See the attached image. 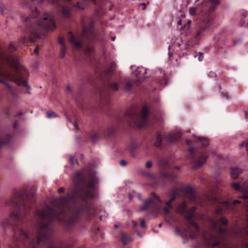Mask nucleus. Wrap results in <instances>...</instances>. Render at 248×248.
<instances>
[{"mask_svg": "<svg viewBox=\"0 0 248 248\" xmlns=\"http://www.w3.org/2000/svg\"><path fill=\"white\" fill-rule=\"evenodd\" d=\"M139 7H140L142 10H144L146 7V4L145 3H142L139 4Z\"/></svg>", "mask_w": 248, "mask_h": 248, "instance_id": "a18cd8bd", "label": "nucleus"}, {"mask_svg": "<svg viewBox=\"0 0 248 248\" xmlns=\"http://www.w3.org/2000/svg\"><path fill=\"white\" fill-rule=\"evenodd\" d=\"M64 189L63 187H61L58 189V192L60 193H63V192H64Z\"/></svg>", "mask_w": 248, "mask_h": 248, "instance_id": "864d4df0", "label": "nucleus"}, {"mask_svg": "<svg viewBox=\"0 0 248 248\" xmlns=\"http://www.w3.org/2000/svg\"><path fill=\"white\" fill-rule=\"evenodd\" d=\"M199 57L198 58V60L199 61H202L203 59V55L202 53H199Z\"/></svg>", "mask_w": 248, "mask_h": 248, "instance_id": "de8ad7c7", "label": "nucleus"}, {"mask_svg": "<svg viewBox=\"0 0 248 248\" xmlns=\"http://www.w3.org/2000/svg\"><path fill=\"white\" fill-rule=\"evenodd\" d=\"M8 50L10 52H13L16 50V46L14 43H11L8 46Z\"/></svg>", "mask_w": 248, "mask_h": 248, "instance_id": "72a5a7b5", "label": "nucleus"}, {"mask_svg": "<svg viewBox=\"0 0 248 248\" xmlns=\"http://www.w3.org/2000/svg\"><path fill=\"white\" fill-rule=\"evenodd\" d=\"M116 67V63L112 62L109 63L105 69L106 74L107 75L111 76V73L113 72Z\"/></svg>", "mask_w": 248, "mask_h": 248, "instance_id": "393cba45", "label": "nucleus"}, {"mask_svg": "<svg viewBox=\"0 0 248 248\" xmlns=\"http://www.w3.org/2000/svg\"><path fill=\"white\" fill-rule=\"evenodd\" d=\"M196 209V207L193 206L188 210H187L185 219L189 225L194 227L197 232H200V227L194 220L195 217V212Z\"/></svg>", "mask_w": 248, "mask_h": 248, "instance_id": "ddd939ff", "label": "nucleus"}, {"mask_svg": "<svg viewBox=\"0 0 248 248\" xmlns=\"http://www.w3.org/2000/svg\"><path fill=\"white\" fill-rule=\"evenodd\" d=\"M99 227H97L96 228H94V229H93V232L94 233H97L99 232Z\"/></svg>", "mask_w": 248, "mask_h": 248, "instance_id": "8fccbe9b", "label": "nucleus"}, {"mask_svg": "<svg viewBox=\"0 0 248 248\" xmlns=\"http://www.w3.org/2000/svg\"><path fill=\"white\" fill-rule=\"evenodd\" d=\"M81 24L82 27V35L87 38L92 33L93 24L92 23L90 27H87L83 17H82L81 20Z\"/></svg>", "mask_w": 248, "mask_h": 248, "instance_id": "6ab92c4d", "label": "nucleus"}, {"mask_svg": "<svg viewBox=\"0 0 248 248\" xmlns=\"http://www.w3.org/2000/svg\"><path fill=\"white\" fill-rule=\"evenodd\" d=\"M28 76V71L20 64L17 58L0 51V83L5 84L8 94L14 96L16 91L7 81H14L25 88V93H30V87L26 80Z\"/></svg>", "mask_w": 248, "mask_h": 248, "instance_id": "f03ea898", "label": "nucleus"}, {"mask_svg": "<svg viewBox=\"0 0 248 248\" xmlns=\"http://www.w3.org/2000/svg\"><path fill=\"white\" fill-rule=\"evenodd\" d=\"M242 172V170L238 168H232L231 170V174L232 177L233 179H236L238 177V175Z\"/></svg>", "mask_w": 248, "mask_h": 248, "instance_id": "c85d7f7f", "label": "nucleus"}, {"mask_svg": "<svg viewBox=\"0 0 248 248\" xmlns=\"http://www.w3.org/2000/svg\"><path fill=\"white\" fill-rule=\"evenodd\" d=\"M23 115V113L22 112H19L18 113H17V114L15 116L16 117H18V116H20L21 115Z\"/></svg>", "mask_w": 248, "mask_h": 248, "instance_id": "4d7b16f0", "label": "nucleus"}, {"mask_svg": "<svg viewBox=\"0 0 248 248\" xmlns=\"http://www.w3.org/2000/svg\"><path fill=\"white\" fill-rule=\"evenodd\" d=\"M66 49V46H61L59 53V56L60 58H63L64 57Z\"/></svg>", "mask_w": 248, "mask_h": 248, "instance_id": "473e14b6", "label": "nucleus"}, {"mask_svg": "<svg viewBox=\"0 0 248 248\" xmlns=\"http://www.w3.org/2000/svg\"><path fill=\"white\" fill-rule=\"evenodd\" d=\"M140 225L141 227H142V228H144L145 227V226H146L145 222L144 219H142L141 220Z\"/></svg>", "mask_w": 248, "mask_h": 248, "instance_id": "49530a36", "label": "nucleus"}, {"mask_svg": "<svg viewBox=\"0 0 248 248\" xmlns=\"http://www.w3.org/2000/svg\"><path fill=\"white\" fill-rule=\"evenodd\" d=\"M198 141L200 143L203 147H205L209 144L208 140L202 137H200L198 139Z\"/></svg>", "mask_w": 248, "mask_h": 248, "instance_id": "c756f323", "label": "nucleus"}, {"mask_svg": "<svg viewBox=\"0 0 248 248\" xmlns=\"http://www.w3.org/2000/svg\"><path fill=\"white\" fill-rule=\"evenodd\" d=\"M39 12L36 8L33 10L30 16L24 20V25L26 29L24 31L25 35L20 39L21 43L34 42L42 38V29L53 31L56 28L55 17L53 15L45 13L43 19L38 18Z\"/></svg>", "mask_w": 248, "mask_h": 248, "instance_id": "7ed1b4c3", "label": "nucleus"}, {"mask_svg": "<svg viewBox=\"0 0 248 248\" xmlns=\"http://www.w3.org/2000/svg\"><path fill=\"white\" fill-rule=\"evenodd\" d=\"M138 224V223L136 221H132V225L134 227L137 226Z\"/></svg>", "mask_w": 248, "mask_h": 248, "instance_id": "6e6d98bb", "label": "nucleus"}, {"mask_svg": "<svg viewBox=\"0 0 248 248\" xmlns=\"http://www.w3.org/2000/svg\"><path fill=\"white\" fill-rule=\"evenodd\" d=\"M213 227L215 229H217V232L219 235H227L228 233V230L227 229L222 228L221 226H217V222L216 221L214 222Z\"/></svg>", "mask_w": 248, "mask_h": 248, "instance_id": "b1692460", "label": "nucleus"}, {"mask_svg": "<svg viewBox=\"0 0 248 248\" xmlns=\"http://www.w3.org/2000/svg\"><path fill=\"white\" fill-rule=\"evenodd\" d=\"M129 199H130V200H132V199H133V197H132V195H131V194H129Z\"/></svg>", "mask_w": 248, "mask_h": 248, "instance_id": "e2e57ef3", "label": "nucleus"}, {"mask_svg": "<svg viewBox=\"0 0 248 248\" xmlns=\"http://www.w3.org/2000/svg\"><path fill=\"white\" fill-rule=\"evenodd\" d=\"M132 87L131 82L129 81H127L124 85V89L126 91H130Z\"/></svg>", "mask_w": 248, "mask_h": 248, "instance_id": "f704fd0d", "label": "nucleus"}, {"mask_svg": "<svg viewBox=\"0 0 248 248\" xmlns=\"http://www.w3.org/2000/svg\"><path fill=\"white\" fill-rule=\"evenodd\" d=\"M116 37L115 36H113L111 37V39L112 41H114Z\"/></svg>", "mask_w": 248, "mask_h": 248, "instance_id": "0e129e2a", "label": "nucleus"}, {"mask_svg": "<svg viewBox=\"0 0 248 248\" xmlns=\"http://www.w3.org/2000/svg\"><path fill=\"white\" fill-rule=\"evenodd\" d=\"M221 243L220 238L219 236L212 234L210 238L206 240V245L211 248H214L220 245Z\"/></svg>", "mask_w": 248, "mask_h": 248, "instance_id": "f3484780", "label": "nucleus"}, {"mask_svg": "<svg viewBox=\"0 0 248 248\" xmlns=\"http://www.w3.org/2000/svg\"><path fill=\"white\" fill-rule=\"evenodd\" d=\"M69 161L72 165H74L78 163L77 160L75 159V157L73 155H70Z\"/></svg>", "mask_w": 248, "mask_h": 248, "instance_id": "58836bf2", "label": "nucleus"}, {"mask_svg": "<svg viewBox=\"0 0 248 248\" xmlns=\"http://www.w3.org/2000/svg\"><path fill=\"white\" fill-rule=\"evenodd\" d=\"M82 210L81 208L78 209L63 220V225L66 230H71L78 223L80 220Z\"/></svg>", "mask_w": 248, "mask_h": 248, "instance_id": "f8f14e48", "label": "nucleus"}, {"mask_svg": "<svg viewBox=\"0 0 248 248\" xmlns=\"http://www.w3.org/2000/svg\"><path fill=\"white\" fill-rule=\"evenodd\" d=\"M47 117L48 118H52L53 117H56V114L54 112H47L46 113Z\"/></svg>", "mask_w": 248, "mask_h": 248, "instance_id": "79ce46f5", "label": "nucleus"}, {"mask_svg": "<svg viewBox=\"0 0 248 248\" xmlns=\"http://www.w3.org/2000/svg\"><path fill=\"white\" fill-rule=\"evenodd\" d=\"M219 3V0H209V1H204L202 5L198 7L197 9L194 7H191L189 9V14L190 15L195 16L197 14V11L201 12V14L206 17L208 15H212L213 12L216 9V6Z\"/></svg>", "mask_w": 248, "mask_h": 248, "instance_id": "423d86ee", "label": "nucleus"}, {"mask_svg": "<svg viewBox=\"0 0 248 248\" xmlns=\"http://www.w3.org/2000/svg\"><path fill=\"white\" fill-rule=\"evenodd\" d=\"M146 74V71L143 67H138L134 72V75L137 78V81L138 82H141L145 78L144 75Z\"/></svg>", "mask_w": 248, "mask_h": 248, "instance_id": "412c9836", "label": "nucleus"}, {"mask_svg": "<svg viewBox=\"0 0 248 248\" xmlns=\"http://www.w3.org/2000/svg\"><path fill=\"white\" fill-rule=\"evenodd\" d=\"M120 164L121 166H124L125 165H126L127 164V162L125 160H121L120 162Z\"/></svg>", "mask_w": 248, "mask_h": 248, "instance_id": "09e8293b", "label": "nucleus"}, {"mask_svg": "<svg viewBox=\"0 0 248 248\" xmlns=\"http://www.w3.org/2000/svg\"><path fill=\"white\" fill-rule=\"evenodd\" d=\"M245 115H246V117H248V112H246Z\"/></svg>", "mask_w": 248, "mask_h": 248, "instance_id": "69168bd1", "label": "nucleus"}, {"mask_svg": "<svg viewBox=\"0 0 248 248\" xmlns=\"http://www.w3.org/2000/svg\"><path fill=\"white\" fill-rule=\"evenodd\" d=\"M58 42L59 44L61 45V46H66L64 42V38L63 37H59L58 40Z\"/></svg>", "mask_w": 248, "mask_h": 248, "instance_id": "4c0bfd02", "label": "nucleus"}, {"mask_svg": "<svg viewBox=\"0 0 248 248\" xmlns=\"http://www.w3.org/2000/svg\"><path fill=\"white\" fill-rule=\"evenodd\" d=\"M159 173L162 179L168 180L170 182H175L177 176L170 169L169 162L168 160L162 158L159 160Z\"/></svg>", "mask_w": 248, "mask_h": 248, "instance_id": "1a4fd4ad", "label": "nucleus"}, {"mask_svg": "<svg viewBox=\"0 0 248 248\" xmlns=\"http://www.w3.org/2000/svg\"><path fill=\"white\" fill-rule=\"evenodd\" d=\"M181 138V134L180 133L169 134L167 135L165 139L169 143H174L177 142Z\"/></svg>", "mask_w": 248, "mask_h": 248, "instance_id": "aec40b11", "label": "nucleus"}, {"mask_svg": "<svg viewBox=\"0 0 248 248\" xmlns=\"http://www.w3.org/2000/svg\"><path fill=\"white\" fill-rule=\"evenodd\" d=\"M93 48L91 47H88L86 50V53L87 54L89 55L90 56L92 55L93 53Z\"/></svg>", "mask_w": 248, "mask_h": 248, "instance_id": "ea45409f", "label": "nucleus"}, {"mask_svg": "<svg viewBox=\"0 0 248 248\" xmlns=\"http://www.w3.org/2000/svg\"><path fill=\"white\" fill-rule=\"evenodd\" d=\"M88 182H83V173L78 171L74 174V186L67 195L60 198L58 208L46 205L42 211H38L40 220L37 225V234L30 235L22 226L24 217L33 208L35 202L34 193L26 189L16 190L12 196L5 202L6 206L14 209L9 217L1 222V227L6 231L11 228L14 236L9 248H38L41 244L45 248H72L67 242L54 238L55 232L51 226L55 219L62 220V215L72 210L71 205L80 201L87 204L95 197L93 190L97 182L95 172L92 169L88 170Z\"/></svg>", "mask_w": 248, "mask_h": 248, "instance_id": "f257e3e1", "label": "nucleus"}, {"mask_svg": "<svg viewBox=\"0 0 248 248\" xmlns=\"http://www.w3.org/2000/svg\"><path fill=\"white\" fill-rule=\"evenodd\" d=\"M109 87L114 91H117L118 90V85L117 83L114 82H110L109 83Z\"/></svg>", "mask_w": 248, "mask_h": 248, "instance_id": "2f4dec72", "label": "nucleus"}, {"mask_svg": "<svg viewBox=\"0 0 248 248\" xmlns=\"http://www.w3.org/2000/svg\"><path fill=\"white\" fill-rule=\"evenodd\" d=\"M162 135L159 132H157L156 134V138L154 142V146L158 148L161 149L162 148Z\"/></svg>", "mask_w": 248, "mask_h": 248, "instance_id": "cd10ccee", "label": "nucleus"}, {"mask_svg": "<svg viewBox=\"0 0 248 248\" xmlns=\"http://www.w3.org/2000/svg\"><path fill=\"white\" fill-rule=\"evenodd\" d=\"M146 169H150L152 167V162L151 161H148L146 162L145 165Z\"/></svg>", "mask_w": 248, "mask_h": 248, "instance_id": "37998d69", "label": "nucleus"}, {"mask_svg": "<svg viewBox=\"0 0 248 248\" xmlns=\"http://www.w3.org/2000/svg\"><path fill=\"white\" fill-rule=\"evenodd\" d=\"M150 112L149 108L146 106L142 108L140 112L137 107L132 106L124 113L122 118H119L118 121L129 126L133 125L141 128L146 126Z\"/></svg>", "mask_w": 248, "mask_h": 248, "instance_id": "20e7f679", "label": "nucleus"}, {"mask_svg": "<svg viewBox=\"0 0 248 248\" xmlns=\"http://www.w3.org/2000/svg\"><path fill=\"white\" fill-rule=\"evenodd\" d=\"M214 23V16L213 14L208 15L207 16L203 17L198 26L195 35V39L199 40L203 37L206 32L211 30Z\"/></svg>", "mask_w": 248, "mask_h": 248, "instance_id": "9d476101", "label": "nucleus"}, {"mask_svg": "<svg viewBox=\"0 0 248 248\" xmlns=\"http://www.w3.org/2000/svg\"><path fill=\"white\" fill-rule=\"evenodd\" d=\"M232 186L236 191L242 193L241 197L245 200L244 206L246 213L245 226L243 229L236 231L235 233L245 241L243 243L244 247L248 248V180L242 185L239 183H233Z\"/></svg>", "mask_w": 248, "mask_h": 248, "instance_id": "39448f33", "label": "nucleus"}, {"mask_svg": "<svg viewBox=\"0 0 248 248\" xmlns=\"http://www.w3.org/2000/svg\"><path fill=\"white\" fill-rule=\"evenodd\" d=\"M161 226H162V223H160V224L158 225V227H159V228H160V227H161Z\"/></svg>", "mask_w": 248, "mask_h": 248, "instance_id": "774afa93", "label": "nucleus"}, {"mask_svg": "<svg viewBox=\"0 0 248 248\" xmlns=\"http://www.w3.org/2000/svg\"><path fill=\"white\" fill-rule=\"evenodd\" d=\"M74 9L84 10V5L79 2L76 4H71L67 6H62V13L63 16L67 19H69L71 17V13Z\"/></svg>", "mask_w": 248, "mask_h": 248, "instance_id": "4468645a", "label": "nucleus"}, {"mask_svg": "<svg viewBox=\"0 0 248 248\" xmlns=\"http://www.w3.org/2000/svg\"><path fill=\"white\" fill-rule=\"evenodd\" d=\"M93 141H95L99 138V134L98 133H94L90 137Z\"/></svg>", "mask_w": 248, "mask_h": 248, "instance_id": "c9c22d12", "label": "nucleus"}, {"mask_svg": "<svg viewBox=\"0 0 248 248\" xmlns=\"http://www.w3.org/2000/svg\"><path fill=\"white\" fill-rule=\"evenodd\" d=\"M211 200L214 201H216L217 200V198L215 196H214L212 198Z\"/></svg>", "mask_w": 248, "mask_h": 248, "instance_id": "bf43d9fd", "label": "nucleus"}, {"mask_svg": "<svg viewBox=\"0 0 248 248\" xmlns=\"http://www.w3.org/2000/svg\"><path fill=\"white\" fill-rule=\"evenodd\" d=\"M175 232L176 234L182 236L188 234L191 239H196L200 232H197L196 230L193 231L191 228V226L188 224L186 228L184 229L183 231H182L178 227H176L175 229Z\"/></svg>", "mask_w": 248, "mask_h": 248, "instance_id": "2eb2a0df", "label": "nucleus"}, {"mask_svg": "<svg viewBox=\"0 0 248 248\" xmlns=\"http://www.w3.org/2000/svg\"><path fill=\"white\" fill-rule=\"evenodd\" d=\"M12 138V135L6 132L0 133V149L4 144L9 143Z\"/></svg>", "mask_w": 248, "mask_h": 248, "instance_id": "a211bd4d", "label": "nucleus"}, {"mask_svg": "<svg viewBox=\"0 0 248 248\" xmlns=\"http://www.w3.org/2000/svg\"><path fill=\"white\" fill-rule=\"evenodd\" d=\"M169 208L170 207H168L167 206L164 207L163 211H164L165 214L168 215L170 213V211Z\"/></svg>", "mask_w": 248, "mask_h": 248, "instance_id": "c03bdc74", "label": "nucleus"}, {"mask_svg": "<svg viewBox=\"0 0 248 248\" xmlns=\"http://www.w3.org/2000/svg\"><path fill=\"white\" fill-rule=\"evenodd\" d=\"M209 151L206 149H202L200 151V156L196 158L194 154V149L190 148L188 149L189 156L193 162V169H197L201 167L206 161L208 156L206 155Z\"/></svg>", "mask_w": 248, "mask_h": 248, "instance_id": "9b49d317", "label": "nucleus"}, {"mask_svg": "<svg viewBox=\"0 0 248 248\" xmlns=\"http://www.w3.org/2000/svg\"><path fill=\"white\" fill-rule=\"evenodd\" d=\"M181 191L184 192L186 196L192 202H196L197 197L195 193L193 188L191 186H187L182 187L180 189ZM180 190L177 188H175L172 193L170 194V199L166 202V205L170 209L173 208L172 203L175 200L177 196L179 194Z\"/></svg>", "mask_w": 248, "mask_h": 248, "instance_id": "6e6552de", "label": "nucleus"}, {"mask_svg": "<svg viewBox=\"0 0 248 248\" xmlns=\"http://www.w3.org/2000/svg\"><path fill=\"white\" fill-rule=\"evenodd\" d=\"M178 25H181L182 24V21L181 20H179L177 22Z\"/></svg>", "mask_w": 248, "mask_h": 248, "instance_id": "052dcab7", "label": "nucleus"}, {"mask_svg": "<svg viewBox=\"0 0 248 248\" xmlns=\"http://www.w3.org/2000/svg\"><path fill=\"white\" fill-rule=\"evenodd\" d=\"M120 239L124 246H125L132 241L131 236L124 232L121 233Z\"/></svg>", "mask_w": 248, "mask_h": 248, "instance_id": "5701e85b", "label": "nucleus"}, {"mask_svg": "<svg viewBox=\"0 0 248 248\" xmlns=\"http://www.w3.org/2000/svg\"><path fill=\"white\" fill-rule=\"evenodd\" d=\"M219 222L223 225L226 226L228 224V220L223 217H222L219 219Z\"/></svg>", "mask_w": 248, "mask_h": 248, "instance_id": "e433bc0d", "label": "nucleus"}, {"mask_svg": "<svg viewBox=\"0 0 248 248\" xmlns=\"http://www.w3.org/2000/svg\"><path fill=\"white\" fill-rule=\"evenodd\" d=\"M240 203V202L237 200L233 201L232 203L229 201H226L224 202V205L227 209L233 211L234 210V206Z\"/></svg>", "mask_w": 248, "mask_h": 248, "instance_id": "a878e982", "label": "nucleus"}, {"mask_svg": "<svg viewBox=\"0 0 248 248\" xmlns=\"http://www.w3.org/2000/svg\"><path fill=\"white\" fill-rule=\"evenodd\" d=\"M68 38L71 44L77 48H80L82 46V36L75 35L72 31H69Z\"/></svg>", "mask_w": 248, "mask_h": 248, "instance_id": "dca6fc26", "label": "nucleus"}, {"mask_svg": "<svg viewBox=\"0 0 248 248\" xmlns=\"http://www.w3.org/2000/svg\"><path fill=\"white\" fill-rule=\"evenodd\" d=\"M167 80H168V79L166 78H165L164 80H163V82H164V84L165 85L167 84Z\"/></svg>", "mask_w": 248, "mask_h": 248, "instance_id": "13d9d810", "label": "nucleus"}, {"mask_svg": "<svg viewBox=\"0 0 248 248\" xmlns=\"http://www.w3.org/2000/svg\"><path fill=\"white\" fill-rule=\"evenodd\" d=\"M186 142L187 144H189L190 143L191 140H186Z\"/></svg>", "mask_w": 248, "mask_h": 248, "instance_id": "680f3d73", "label": "nucleus"}, {"mask_svg": "<svg viewBox=\"0 0 248 248\" xmlns=\"http://www.w3.org/2000/svg\"><path fill=\"white\" fill-rule=\"evenodd\" d=\"M140 147V145L138 143L135 141H133L129 146V151L131 155L133 157H135L136 150Z\"/></svg>", "mask_w": 248, "mask_h": 248, "instance_id": "bb28decb", "label": "nucleus"}, {"mask_svg": "<svg viewBox=\"0 0 248 248\" xmlns=\"http://www.w3.org/2000/svg\"><path fill=\"white\" fill-rule=\"evenodd\" d=\"M116 131V128L114 126H111L108 127L107 130V134L108 136H113Z\"/></svg>", "mask_w": 248, "mask_h": 248, "instance_id": "7c9ffc66", "label": "nucleus"}, {"mask_svg": "<svg viewBox=\"0 0 248 248\" xmlns=\"http://www.w3.org/2000/svg\"><path fill=\"white\" fill-rule=\"evenodd\" d=\"M66 90L67 92H70L71 91V87L70 85H68L66 87Z\"/></svg>", "mask_w": 248, "mask_h": 248, "instance_id": "603ef678", "label": "nucleus"}, {"mask_svg": "<svg viewBox=\"0 0 248 248\" xmlns=\"http://www.w3.org/2000/svg\"><path fill=\"white\" fill-rule=\"evenodd\" d=\"M18 122L17 121H16L13 124L14 128L16 129L18 126Z\"/></svg>", "mask_w": 248, "mask_h": 248, "instance_id": "5fc2aeb1", "label": "nucleus"}, {"mask_svg": "<svg viewBox=\"0 0 248 248\" xmlns=\"http://www.w3.org/2000/svg\"><path fill=\"white\" fill-rule=\"evenodd\" d=\"M163 203L159 196L155 192H152L151 197L147 200L141 206L140 211L148 210L150 214H153L160 211L161 205Z\"/></svg>", "mask_w": 248, "mask_h": 248, "instance_id": "0eeeda50", "label": "nucleus"}, {"mask_svg": "<svg viewBox=\"0 0 248 248\" xmlns=\"http://www.w3.org/2000/svg\"><path fill=\"white\" fill-rule=\"evenodd\" d=\"M175 169H177V170H180V167H178V166H176L175 167Z\"/></svg>", "mask_w": 248, "mask_h": 248, "instance_id": "338daca9", "label": "nucleus"}, {"mask_svg": "<svg viewBox=\"0 0 248 248\" xmlns=\"http://www.w3.org/2000/svg\"><path fill=\"white\" fill-rule=\"evenodd\" d=\"M38 50H39V47L38 46H37L35 49L34 50V53L35 54H37L38 53Z\"/></svg>", "mask_w": 248, "mask_h": 248, "instance_id": "3c124183", "label": "nucleus"}, {"mask_svg": "<svg viewBox=\"0 0 248 248\" xmlns=\"http://www.w3.org/2000/svg\"><path fill=\"white\" fill-rule=\"evenodd\" d=\"M187 205L185 202H182L176 208V212L186 219Z\"/></svg>", "mask_w": 248, "mask_h": 248, "instance_id": "4be33fe9", "label": "nucleus"}, {"mask_svg": "<svg viewBox=\"0 0 248 248\" xmlns=\"http://www.w3.org/2000/svg\"><path fill=\"white\" fill-rule=\"evenodd\" d=\"M215 212L217 214L221 215L223 213V209L221 208H217Z\"/></svg>", "mask_w": 248, "mask_h": 248, "instance_id": "a19ab883", "label": "nucleus"}]
</instances>
